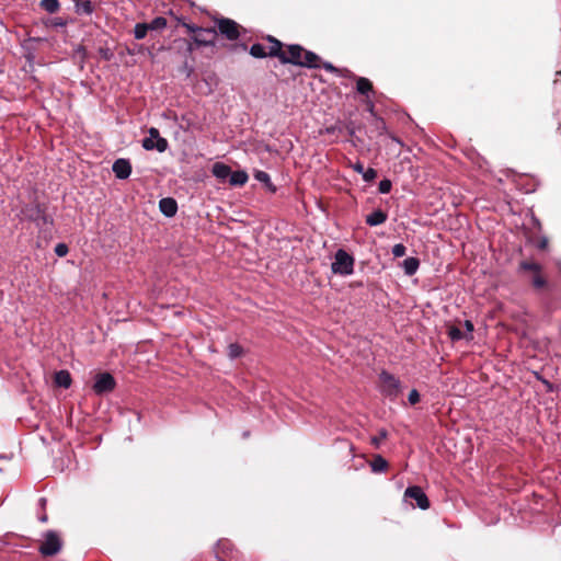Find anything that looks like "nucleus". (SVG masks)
<instances>
[{
  "label": "nucleus",
  "instance_id": "24",
  "mask_svg": "<svg viewBox=\"0 0 561 561\" xmlns=\"http://www.w3.org/2000/svg\"><path fill=\"white\" fill-rule=\"evenodd\" d=\"M254 178L259 182L264 183L268 187L270 191H272V192L276 191V187L271 182V178H270L268 173H266L265 171H261V170L256 171L254 173Z\"/></svg>",
  "mask_w": 561,
  "mask_h": 561
},
{
  "label": "nucleus",
  "instance_id": "45",
  "mask_svg": "<svg viewBox=\"0 0 561 561\" xmlns=\"http://www.w3.org/2000/svg\"><path fill=\"white\" fill-rule=\"evenodd\" d=\"M39 520H41L42 523H46V522L48 520V516H47V514H43V515L39 517Z\"/></svg>",
  "mask_w": 561,
  "mask_h": 561
},
{
  "label": "nucleus",
  "instance_id": "28",
  "mask_svg": "<svg viewBox=\"0 0 561 561\" xmlns=\"http://www.w3.org/2000/svg\"><path fill=\"white\" fill-rule=\"evenodd\" d=\"M448 336L451 339V341H459L462 339H472V336H467L459 328L451 325L448 329Z\"/></svg>",
  "mask_w": 561,
  "mask_h": 561
},
{
  "label": "nucleus",
  "instance_id": "14",
  "mask_svg": "<svg viewBox=\"0 0 561 561\" xmlns=\"http://www.w3.org/2000/svg\"><path fill=\"white\" fill-rule=\"evenodd\" d=\"M168 140L165 138H159L158 140L151 138L142 139V147L146 150H158L159 152H164L168 149Z\"/></svg>",
  "mask_w": 561,
  "mask_h": 561
},
{
  "label": "nucleus",
  "instance_id": "33",
  "mask_svg": "<svg viewBox=\"0 0 561 561\" xmlns=\"http://www.w3.org/2000/svg\"><path fill=\"white\" fill-rule=\"evenodd\" d=\"M69 252V248L66 243H58L55 247V253L57 256L62 257L66 256Z\"/></svg>",
  "mask_w": 561,
  "mask_h": 561
},
{
  "label": "nucleus",
  "instance_id": "27",
  "mask_svg": "<svg viewBox=\"0 0 561 561\" xmlns=\"http://www.w3.org/2000/svg\"><path fill=\"white\" fill-rule=\"evenodd\" d=\"M149 31L163 30L167 26V19L163 16L154 18L150 23H147Z\"/></svg>",
  "mask_w": 561,
  "mask_h": 561
},
{
  "label": "nucleus",
  "instance_id": "5",
  "mask_svg": "<svg viewBox=\"0 0 561 561\" xmlns=\"http://www.w3.org/2000/svg\"><path fill=\"white\" fill-rule=\"evenodd\" d=\"M331 268L335 274L350 275L354 271V259L346 251L340 249L335 253Z\"/></svg>",
  "mask_w": 561,
  "mask_h": 561
},
{
  "label": "nucleus",
  "instance_id": "6",
  "mask_svg": "<svg viewBox=\"0 0 561 561\" xmlns=\"http://www.w3.org/2000/svg\"><path fill=\"white\" fill-rule=\"evenodd\" d=\"M62 542L58 534L54 530H48L45 534V540L39 546V552L44 557H53L61 549Z\"/></svg>",
  "mask_w": 561,
  "mask_h": 561
},
{
  "label": "nucleus",
  "instance_id": "21",
  "mask_svg": "<svg viewBox=\"0 0 561 561\" xmlns=\"http://www.w3.org/2000/svg\"><path fill=\"white\" fill-rule=\"evenodd\" d=\"M249 53L255 58L270 57V46L266 48L263 44L255 43L251 46Z\"/></svg>",
  "mask_w": 561,
  "mask_h": 561
},
{
  "label": "nucleus",
  "instance_id": "3",
  "mask_svg": "<svg viewBox=\"0 0 561 561\" xmlns=\"http://www.w3.org/2000/svg\"><path fill=\"white\" fill-rule=\"evenodd\" d=\"M380 391L381 393L394 400L401 392V381L392 374L382 370L379 374Z\"/></svg>",
  "mask_w": 561,
  "mask_h": 561
},
{
  "label": "nucleus",
  "instance_id": "46",
  "mask_svg": "<svg viewBox=\"0 0 561 561\" xmlns=\"http://www.w3.org/2000/svg\"><path fill=\"white\" fill-rule=\"evenodd\" d=\"M184 68L186 69V75L190 76L192 72V68H188L186 64L184 65Z\"/></svg>",
  "mask_w": 561,
  "mask_h": 561
},
{
  "label": "nucleus",
  "instance_id": "34",
  "mask_svg": "<svg viewBox=\"0 0 561 561\" xmlns=\"http://www.w3.org/2000/svg\"><path fill=\"white\" fill-rule=\"evenodd\" d=\"M405 252H407V248L402 243H398V244L393 245V248H392V254L394 257L404 256Z\"/></svg>",
  "mask_w": 561,
  "mask_h": 561
},
{
  "label": "nucleus",
  "instance_id": "1",
  "mask_svg": "<svg viewBox=\"0 0 561 561\" xmlns=\"http://www.w3.org/2000/svg\"><path fill=\"white\" fill-rule=\"evenodd\" d=\"M265 41L270 44V57H277L282 64L311 69L320 68V57L313 51L307 50L298 44L284 45L272 35H267Z\"/></svg>",
  "mask_w": 561,
  "mask_h": 561
},
{
  "label": "nucleus",
  "instance_id": "36",
  "mask_svg": "<svg viewBox=\"0 0 561 561\" xmlns=\"http://www.w3.org/2000/svg\"><path fill=\"white\" fill-rule=\"evenodd\" d=\"M548 244H549V240H548V238H547V237H542V238H540V239H539V241H538V243H537V248H538L539 250L545 251V250H547V249H548Z\"/></svg>",
  "mask_w": 561,
  "mask_h": 561
},
{
  "label": "nucleus",
  "instance_id": "30",
  "mask_svg": "<svg viewBox=\"0 0 561 561\" xmlns=\"http://www.w3.org/2000/svg\"><path fill=\"white\" fill-rule=\"evenodd\" d=\"M387 431L380 430L377 436L371 437L370 443L375 448H378L383 439L387 438Z\"/></svg>",
  "mask_w": 561,
  "mask_h": 561
},
{
  "label": "nucleus",
  "instance_id": "22",
  "mask_svg": "<svg viewBox=\"0 0 561 561\" xmlns=\"http://www.w3.org/2000/svg\"><path fill=\"white\" fill-rule=\"evenodd\" d=\"M248 174L244 171H236L230 173L229 182L234 186H242L248 182Z\"/></svg>",
  "mask_w": 561,
  "mask_h": 561
},
{
  "label": "nucleus",
  "instance_id": "47",
  "mask_svg": "<svg viewBox=\"0 0 561 561\" xmlns=\"http://www.w3.org/2000/svg\"><path fill=\"white\" fill-rule=\"evenodd\" d=\"M193 49H194V48H193L192 44H190V45H188V47H187V50H188L190 53H192V51H193Z\"/></svg>",
  "mask_w": 561,
  "mask_h": 561
},
{
  "label": "nucleus",
  "instance_id": "35",
  "mask_svg": "<svg viewBox=\"0 0 561 561\" xmlns=\"http://www.w3.org/2000/svg\"><path fill=\"white\" fill-rule=\"evenodd\" d=\"M408 400L410 404L415 405L420 402V393L416 389H412L409 393Z\"/></svg>",
  "mask_w": 561,
  "mask_h": 561
},
{
  "label": "nucleus",
  "instance_id": "42",
  "mask_svg": "<svg viewBox=\"0 0 561 561\" xmlns=\"http://www.w3.org/2000/svg\"><path fill=\"white\" fill-rule=\"evenodd\" d=\"M346 129L350 136H353L355 134V127L353 126L352 123L346 125Z\"/></svg>",
  "mask_w": 561,
  "mask_h": 561
},
{
  "label": "nucleus",
  "instance_id": "4",
  "mask_svg": "<svg viewBox=\"0 0 561 561\" xmlns=\"http://www.w3.org/2000/svg\"><path fill=\"white\" fill-rule=\"evenodd\" d=\"M217 35L220 34L228 41H236L240 36L241 25L228 18L215 19Z\"/></svg>",
  "mask_w": 561,
  "mask_h": 561
},
{
  "label": "nucleus",
  "instance_id": "44",
  "mask_svg": "<svg viewBox=\"0 0 561 561\" xmlns=\"http://www.w3.org/2000/svg\"><path fill=\"white\" fill-rule=\"evenodd\" d=\"M39 504H41V506H42L43 508H45V507H46V504H47V500H46L45 497H42V499L39 500Z\"/></svg>",
  "mask_w": 561,
  "mask_h": 561
},
{
  "label": "nucleus",
  "instance_id": "40",
  "mask_svg": "<svg viewBox=\"0 0 561 561\" xmlns=\"http://www.w3.org/2000/svg\"><path fill=\"white\" fill-rule=\"evenodd\" d=\"M353 169H354L355 172L360 173L362 175H363V173L365 171V168H364L363 163H360V162L355 163L353 165Z\"/></svg>",
  "mask_w": 561,
  "mask_h": 561
},
{
  "label": "nucleus",
  "instance_id": "18",
  "mask_svg": "<svg viewBox=\"0 0 561 561\" xmlns=\"http://www.w3.org/2000/svg\"><path fill=\"white\" fill-rule=\"evenodd\" d=\"M94 11V4L90 0H78L76 2V12L80 15H90Z\"/></svg>",
  "mask_w": 561,
  "mask_h": 561
},
{
  "label": "nucleus",
  "instance_id": "31",
  "mask_svg": "<svg viewBox=\"0 0 561 561\" xmlns=\"http://www.w3.org/2000/svg\"><path fill=\"white\" fill-rule=\"evenodd\" d=\"M392 183L388 179H383L379 182L378 190L381 194H388L391 191Z\"/></svg>",
  "mask_w": 561,
  "mask_h": 561
},
{
  "label": "nucleus",
  "instance_id": "29",
  "mask_svg": "<svg viewBox=\"0 0 561 561\" xmlns=\"http://www.w3.org/2000/svg\"><path fill=\"white\" fill-rule=\"evenodd\" d=\"M148 32H149V28L147 26V23H137L135 25L134 35H135L136 39L145 38Z\"/></svg>",
  "mask_w": 561,
  "mask_h": 561
},
{
  "label": "nucleus",
  "instance_id": "17",
  "mask_svg": "<svg viewBox=\"0 0 561 561\" xmlns=\"http://www.w3.org/2000/svg\"><path fill=\"white\" fill-rule=\"evenodd\" d=\"M54 382L58 387L68 389L72 382L70 373L66 369L56 371L54 375Z\"/></svg>",
  "mask_w": 561,
  "mask_h": 561
},
{
  "label": "nucleus",
  "instance_id": "43",
  "mask_svg": "<svg viewBox=\"0 0 561 561\" xmlns=\"http://www.w3.org/2000/svg\"><path fill=\"white\" fill-rule=\"evenodd\" d=\"M367 108L370 112L371 117H374V115H376V113H375V106H374V104L371 102L368 103Z\"/></svg>",
  "mask_w": 561,
  "mask_h": 561
},
{
  "label": "nucleus",
  "instance_id": "12",
  "mask_svg": "<svg viewBox=\"0 0 561 561\" xmlns=\"http://www.w3.org/2000/svg\"><path fill=\"white\" fill-rule=\"evenodd\" d=\"M386 130H387V127H386L385 121L381 117L374 115V117H371V121L369 124V130H368L369 138H375V137L381 136L386 133Z\"/></svg>",
  "mask_w": 561,
  "mask_h": 561
},
{
  "label": "nucleus",
  "instance_id": "11",
  "mask_svg": "<svg viewBox=\"0 0 561 561\" xmlns=\"http://www.w3.org/2000/svg\"><path fill=\"white\" fill-rule=\"evenodd\" d=\"M112 170L117 179L125 180L131 173V164L129 160L119 158L113 163Z\"/></svg>",
  "mask_w": 561,
  "mask_h": 561
},
{
  "label": "nucleus",
  "instance_id": "20",
  "mask_svg": "<svg viewBox=\"0 0 561 561\" xmlns=\"http://www.w3.org/2000/svg\"><path fill=\"white\" fill-rule=\"evenodd\" d=\"M420 266V260L414 256H410L403 261V268L407 275L412 276L416 273Z\"/></svg>",
  "mask_w": 561,
  "mask_h": 561
},
{
  "label": "nucleus",
  "instance_id": "32",
  "mask_svg": "<svg viewBox=\"0 0 561 561\" xmlns=\"http://www.w3.org/2000/svg\"><path fill=\"white\" fill-rule=\"evenodd\" d=\"M377 178V171L373 168L365 169L363 173V180L365 182H371Z\"/></svg>",
  "mask_w": 561,
  "mask_h": 561
},
{
  "label": "nucleus",
  "instance_id": "19",
  "mask_svg": "<svg viewBox=\"0 0 561 561\" xmlns=\"http://www.w3.org/2000/svg\"><path fill=\"white\" fill-rule=\"evenodd\" d=\"M213 174L218 178V179H226L228 176H230V173H231V169L229 165L225 164V163H221V162H216L214 165H213Z\"/></svg>",
  "mask_w": 561,
  "mask_h": 561
},
{
  "label": "nucleus",
  "instance_id": "16",
  "mask_svg": "<svg viewBox=\"0 0 561 561\" xmlns=\"http://www.w3.org/2000/svg\"><path fill=\"white\" fill-rule=\"evenodd\" d=\"M388 215L382 209H376L366 217V224L370 227L379 226L386 222Z\"/></svg>",
  "mask_w": 561,
  "mask_h": 561
},
{
  "label": "nucleus",
  "instance_id": "26",
  "mask_svg": "<svg viewBox=\"0 0 561 561\" xmlns=\"http://www.w3.org/2000/svg\"><path fill=\"white\" fill-rule=\"evenodd\" d=\"M243 354V348L238 343H231L227 347V355L231 359H236Z\"/></svg>",
  "mask_w": 561,
  "mask_h": 561
},
{
  "label": "nucleus",
  "instance_id": "37",
  "mask_svg": "<svg viewBox=\"0 0 561 561\" xmlns=\"http://www.w3.org/2000/svg\"><path fill=\"white\" fill-rule=\"evenodd\" d=\"M148 133H149V137H148V138L156 139V140H158L159 138H162V137L160 136L159 130H158L156 127H151V128L148 130Z\"/></svg>",
  "mask_w": 561,
  "mask_h": 561
},
{
  "label": "nucleus",
  "instance_id": "15",
  "mask_svg": "<svg viewBox=\"0 0 561 561\" xmlns=\"http://www.w3.org/2000/svg\"><path fill=\"white\" fill-rule=\"evenodd\" d=\"M353 77L356 79L357 92L369 98V94L374 93L373 82L365 77H357V78L355 76H353Z\"/></svg>",
  "mask_w": 561,
  "mask_h": 561
},
{
  "label": "nucleus",
  "instance_id": "8",
  "mask_svg": "<svg viewBox=\"0 0 561 561\" xmlns=\"http://www.w3.org/2000/svg\"><path fill=\"white\" fill-rule=\"evenodd\" d=\"M404 499L414 500L416 502V506L421 510H427L430 507V500L421 486L413 485L407 488L404 491Z\"/></svg>",
  "mask_w": 561,
  "mask_h": 561
},
{
  "label": "nucleus",
  "instance_id": "38",
  "mask_svg": "<svg viewBox=\"0 0 561 561\" xmlns=\"http://www.w3.org/2000/svg\"><path fill=\"white\" fill-rule=\"evenodd\" d=\"M321 67H323L327 71L332 72V73H333V72H337V68H336V67H334V66H333L332 64H330V62H323V64H322V62L320 61V68H321Z\"/></svg>",
  "mask_w": 561,
  "mask_h": 561
},
{
  "label": "nucleus",
  "instance_id": "41",
  "mask_svg": "<svg viewBox=\"0 0 561 561\" xmlns=\"http://www.w3.org/2000/svg\"><path fill=\"white\" fill-rule=\"evenodd\" d=\"M465 328L469 333H471L473 331V323L470 320H466Z\"/></svg>",
  "mask_w": 561,
  "mask_h": 561
},
{
  "label": "nucleus",
  "instance_id": "9",
  "mask_svg": "<svg viewBox=\"0 0 561 561\" xmlns=\"http://www.w3.org/2000/svg\"><path fill=\"white\" fill-rule=\"evenodd\" d=\"M217 38V31L215 27H201L193 36V41L197 46H213Z\"/></svg>",
  "mask_w": 561,
  "mask_h": 561
},
{
  "label": "nucleus",
  "instance_id": "10",
  "mask_svg": "<svg viewBox=\"0 0 561 561\" xmlns=\"http://www.w3.org/2000/svg\"><path fill=\"white\" fill-rule=\"evenodd\" d=\"M215 554L218 561H231L234 558L232 543L227 539H220L215 547Z\"/></svg>",
  "mask_w": 561,
  "mask_h": 561
},
{
  "label": "nucleus",
  "instance_id": "2",
  "mask_svg": "<svg viewBox=\"0 0 561 561\" xmlns=\"http://www.w3.org/2000/svg\"><path fill=\"white\" fill-rule=\"evenodd\" d=\"M518 271L531 274L530 283L536 290L543 289L548 286V280L542 274V266L539 263L524 260L519 263Z\"/></svg>",
  "mask_w": 561,
  "mask_h": 561
},
{
  "label": "nucleus",
  "instance_id": "39",
  "mask_svg": "<svg viewBox=\"0 0 561 561\" xmlns=\"http://www.w3.org/2000/svg\"><path fill=\"white\" fill-rule=\"evenodd\" d=\"M184 26L186 27L188 33H192L194 35L197 34L198 30L201 28V27L195 26L193 24H184Z\"/></svg>",
  "mask_w": 561,
  "mask_h": 561
},
{
  "label": "nucleus",
  "instance_id": "13",
  "mask_svg": "<svg viewBox=\"0 0 561 561\" xmlns=\"http://www.w3.org/2000/svg\"><path fill=\"white\" fill-rule=\"evenodd\" d=\"M160 211L167 217H173L178 211V203L172 197H165L159 202Z\"/></svg>",
  "mask_w": 561,
  "mask_h": 561
},
{
  "label": "nucleus",
  "instance_id": "7",
  "mask_svg": "<svg viewBox=\"0 0 561 561\" xmlns=\"http://www.w3.org/2000/svg\"><path fill=\"white\" fill-rule=\"evenodd\" d=\"M116 386V381L114 377L108 373L98 374L95 377V382L93 385V391L96 394L108 393L114 390Z\"/></svg>",
  "mask_w": 561,
  "mask_h": 561
},
{
  "label": "nucleus",
  "instance_id": "23",
  "mask_svg": "<svg viewBox=\"0 0 561 561\" xmlns=\"http://www.w3.org/2000/svg\"><path fill=\"white\" fill-rule=\"evenodd\" d=\"M388 461L380 455H376L370 462L374 472H382L388 468Z\"/></svg>",
  "mask_w": 561,
  "mask_h": 561
},
{
  "label": "nucleus",
  "instance_id": "25",
  "mask_svg": "<svg viewBox=\"0 0 561 561\" xmlns=\"http://www.w3.org/2000/svg\"><path fill=\"white\" fill-rule=\"evenodd\" d=\"M41 7L48 13H56L60 4L58 0H41Z\"/></svg>",
  "mask_w": 561,
  "mask_h": 561
}]
</instances>
